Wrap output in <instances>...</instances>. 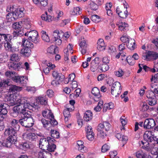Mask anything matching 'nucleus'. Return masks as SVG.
Returning a JSON list of instances; mask_svg holds the SVG:
<instances>
[{"instance_id":"1","label":"nucleus","mask_w":158,"mask_h":158,"mask_svg":"<svg viewBox=\"0 0 158 158\" xmlns=\"http://www.w3.org/2000/svg\"><path fill=\"white\" fill-rule=\"evenodd\" d=\"M56 141L50 137L41 138L39 141V147L43 150H47L49 152H53L56 148L54 143Z\"/></svg>"},{"instance_id":"2","label":"nucleus","mask_w":158,"mask_h":158,"mask_svg":"<svg viewBox=\"0 0 158 158\" xmlns=\"http://www.w3.org/2000/svg\"><path fill=\"white\" fill-rule=\"evenodd\" d=\"M19 104L14 106L12 110V112L10 113L11 115L14 117H17L19 114H22L23 116L27 113H31L30 111H27L23 106V103L21 100L18 101Z\"/></svg>"},{"instance_id":"3","label":"nucleus","mask_w":158,"mask_h":158,"mask_svg":"<svg viewBox=\"0 0 158 158\" xmlns=\"http://www.w3.org/2000/svg\"><path fill=\"white\" fill-rule=\"evenodd\" d=\"M5 75L14 82L21 84L26 83L25 78L23 77L18 75L17 73L15 72L7 71Z\"/></svg>"},{"instance_id":"4","label":"nucleus","mask_w":158,"mask_h":158,"mask_svg":"<svg viewBox=\"0 0 158 158\" xmlns=\"http://www.w3.org/2000/svg\"><path fill=\"white\" fill-rule=\"evenodd\" d=\"M31 113H27L23 116V118H20L19 120V123L23 126L26 127H32L34 124V121L32 117L31 116Z\"/></svg>"},{"instance_id":"5","label":"nucleus","mask_w":158,"mask_h":158,"mask_svg":"<svg viewBox=\"0 0 158 158\" xmlns=\"http://www.w3.org/2000/svg\"><path fill=\"white\" fill-rule=\"evenodd\" d=\"M147 98L148 99V103L151 106L155 105L156 104L157 101L155 96V94L151 90L146 93Z\"/></svg>"},{"instance_id":"6","label":"nucleus","mask_w":158,"mask_h":158,"mask_svg":"<svg viewBox=\"0 0 158 158\" xmlns=\"http://www.w3.org/2000/svg\"><path fill=\"white\" fill-rule=\"evenodd\" d=\"M154 120L152 118L146 119L144 122L143 126L145 129H149L152 128L156 125Z\"/></svg>"},{"instance_id":"7","label":"nucleus","mask_w":158,"mask_h":158,"mask_svg":"<svg viewBox=\"0 0 158 158\" xmlns=\"http://www.w3.org/2000/svg\"><path fill=\"white\" fill-rule=\"evenodd\" d=\"M28 39L35 43L37 44L38 42V33L37 31L35 30L30 31L29 32Z\"/></svg>"},{"instance_id":"8","label":"nucleus","mask_w":158,"mask_h":158,"mask_svg":"<svg viewBox=\"0 0 158 158\" xmlns=\"http://www.w3.org/2000/svg\"><path fill=\"white\" fill-rule=\"evenodd\" d=\"M116 12L118 15L121 18H126L128 14V12L127 10V7L125 8L124 7V10H122L118 6L116 10Z\"/></svg>"},{"instance_id":"9","label":"nucleus","mask_w":158,"mask_h":158,"mask_svg":"<svg viewBox=\"0 0 158 158\" xmlns=\"http://www.w3.org/2000/svg\"><path fill=\"white\" fill-rule=\"evenodd\" d=\"M152 131H146L145 132L143 135L144 139L148 142H151L153 140H154L155 136L153 135Z\"/></svg>"},{"instance_id":"10","label":"nucleus","mask_w":158,"mask_h":158,"mask_svg":"<svg viewBox=\"0 0 158 158\" xmlns=\"http://www.w3.org/2000/svg\"><path fill=\"white\" fill-rule=\"evenodd\" d=\"M98 127L99 128V129H103L105 130L106 131H107L110 130L111 128V125L108 122H104L103 123L99 124Z\"/></svg>"},{"instance_id":"11","label":"nucleus","mask_w":158,"mask_h":158,"mask_svg":"<svg viewBox=\"0 0 158 158\" xmlns=\"http://www.w3.org/2000/svg\"><path fill=\"white\" fill-rule=\"evenodd\" d=\"M65 78L64 76L61 73H59L58 76L56 78V80L52 81L51 84L53 85H56L60 84Z\"/></svg>"},{"instance_id":"12","label":"nucleus","mask_w":158,"mask_h":158,"mask_svg":"<svg viewBox=\"0 0 158 158\" xmlns=\"http://www.w3.org/2000/svg\"><path fill=\"white\" fill-rule=\"evenodd\" d=\"M6 105H7V104L4 103H0V116L3 119L5 118L3 116L6 115L7 113V110L6 108Z\"/></svg>"},{"instance_id":"13","label":"nucleus","mask_w":158,"mask_h":158,"mask_svg":"<svg viewBox=\"0 0 158 158\" xmlns=\"http://www.w3.org/2000/svg\"><path fill=\"white\" fill-rule=\"evenodd\" d=\"M92 93L95 97L94 99L96 101H98L99 98L101 97L100 94L99 90L97 87L94 88L92 89Z\"/></svg>"},{"instance_id":"14","label":"nucleus","mask_w":158,"mask_h":158,"mask_svg":"<svg viewBox=\"0 0 158 158\" xmlns=\"http://www.w3.org/2000/svg\"><path fill=\"white\" fill-rule=\"evenodd\" d=\"M9 92L12 94L16 93L21 90V87L14 85H9L8 86Z\"/></svg>"},{"instance_id":"15","label":"nucleus","mask_w":158,"mask_h":158,"mask_svg":"<svg viewBox=\"0 0 158 158\" xmlns=\"http://www.w3.org/2000/svg\"><path fill=\"white\" fill-rule=\"evenodd\" d=\"M44 63L48 67L44 68L43 70V72L46 74H47L49 73V69H53L55 67V66L54 64H52L50 62H48L47 60L45 61Z\"/></svg>"},{"instance_id":"16","label":"nucleus","mask_w":158,"mask_h":158,"mask_svg":"<svg viewBox=\"0 0 158 158\" xmlns=\"http://www.w3.org/2000/svg\"><path fill=\"white\" fill-rule=\"evenodd\" d=\"M97 48L98 50L102 51L105 48V45L102 39H99L97 42Z\"/></svg>"},{"instance_id":"17","label":"nucleus","mask_w":158,"mask_h":158,"mask_svg":"<svg viewBox=\"0 0 158 158\" xmlns=\"http://www.w3.org/2000/svg\"><path fill=\"white\" fill-rule=\"evenodd\" d=\"M17 131L13 129L12 127H10L5 130L4 135H8L9 136L14 135H16Z\"/></svg>"},{"instance_id":"18","label":"nucleus","mask_w":158,"mask_h":158,"mask_svg":"<svg viewBox=\"0 0 158 158\" xmlns=\"http://www.w3.org/2000/svg\"><path fill=\"white\" fill-rule=\"evenodd\" d=\"M8 67L10 70H16L18 69L20 65L18 63L14 61H11L8 63Z\"/></svg>"},{"instance_id":"19","label":"nucleus","mask_w":158,"mask_h":158,"mask_svg":"<svg viewBox=\"0 0 158 158\" xmlns=\"http://www.w3.org/2000/svg\"><path fill=\"white\" fill-rule=\"evenodd\" d=\"M24 12L21 9H18L13 13V15L15 16V18L17 19L18 18H21L23 16Z\"/></svg>"},{"instance_id":"20","label":"nucleus","mask_w":158,"mask_h":158,"mask_svg":"<svg viewBox=\"0 0 158 158\" xmlns=\"http://www.w3.org/2000/svg\"><path fill=\"white\" fill-rule=\"evenodd\" d=\"M47 150H43L42 152H40L39 154V156L42 158H51L52 155Z\"/></svg>"},{"instance_id":"21","label":"nucleus","mask_w":158,"mask_h":158,"mask_svg":"<svg viewBox=\"0 0 158 158\" xmlns=\"http://www.w3.org/2000/svg\"><path fill=\"white\" fill-rule=\"evenodd\" d=\"M37 138V136L35 133H31L27 134L26 136L27 140L30 142L35 141Z\"/></svg>"},{"instance_id":"22","label":"nucleus","mask_w":158,"mask_h":158,"mask_svg":"<svg viewBox=\"0 0 158 158\" xmlns=\"http://www.w3.org/2000/svg\"><path fill=\"white\" fill-rule=\"evenodd\" d=\"M43 116L47 118H52L51 116H53V114L52 113L51 110L48 109L42 112Z\"/></svg>"},{"instance_id":"23","label":"nucleus","mask_w":158,"mask_h":158,"mask_svg":"<svg viewBox=\"0 0 158 158\" xmlns=\"http://www.w3.org/2000/svg\"><path fill=\"white\" fill-rule=\"evenodd\" d=\"M12 44L11 40H10V42L9 41L6 43H4V46L6 50L9 52H13L15 50L12 47Z\"/></svg>"},{"instance_id":"24","label":"nucleus","mask_w":158,"mask_h":158,"mask_svg":"<svg viewBox=\"0 0 158 158\" xmlns=\"http://www.w3.org/2000/svg\"><path fill=\"white\" fill-rule=\"evenodd\" d=\"M31 49L27 48L24 47L21 50V53L23 56L28 57L31 54Z\"/></svg>"},{"instance_id":"25","label":"nucleus","mask_w":158,"mask_h":158,"mask_svg":"<svg viewBox=\"0 0 158 158\" xmlns=\"http://www.w3.org/2000/svg\"><path fill=\"white\" fill-rule=\"evenodd\" d=\"M85 121L88 122L92 118V113L90 110H88L85 113L83 117Z\"/></svg>"},{"instance_id":"26","label":"nucleus","mask_w":158,"mask_h":158,"mask_svg":"<svg viewBox=\"0 0 158 158\" xmlns=\"http://www.w3.org/2000/svg\"><path fill=\"white\" fill-rule=\"evenodd\" d=\"M22 42L24 47L30 49L33 48V44L32 43L29 42L27 39H24Z\"/></svg>"},{"instance_id":"27","label":"nucleus","mask_w":158,"mask_h":158,"mask_svg":"<svg viewBox=\"0 0 158 158\" xmlns=\"http://www.w3.org/2000/svg\"><path fill=\"white\" fill-rule=\"evenodd\" d=\"M19 122V120L15 119H13L11 122V126L10 127H12L13 129L18 131L20 127L18 124Z\"/></svg>"},{"instance_id":"28","label":"nucleus","mask_w":158,"mask_h":158,"mask_svg":"<svg viewBox=\"0 0 158 158\" xmlns=\"http://www.w3.org/2000/svg\"><path fill=\"white\" fill-rule=\"evenodd\" d=\"M39 121L41 122L44 127L47 129L50 126L49 121L46 120L45 118H40L39 119Z\"/></svg>"},{"instance_id":"29","label":"nucleus","mask_w":158,"mask_h":158,"mask_svg":"<svg viewBox=\"0 0 158 158\" xmlns=\"http://www.w3.org/2000/svg\"><path fill=\"white\" fill-rule=\"evenodd\" d=\"M135 41L134 39H130L127 42V45L128 48L131 50H133L135 49Z\"/></svg>"},{"instance_id":"30","label":"nucleus","mask_w":158,"mask_h":158,"mask_svg":"<svg viewBox=\"0 0 158 158\" xmlns=\"http://www.w3.org/2000/svg\"><path fill=\"white\" fill-rule=\"evenodd\" d=\"M20 57L17 53H13L10 55V60L15 62L19 61Z\"/></svg>"},{"instance_id":"31","label":"nucleus","mask_w":158,"mask_h":158,"mask_svg":"<svg viewBox=\"0 0 158 158\" xmlns=\"http://www.w3.org/2000/svg\"><path fill=\"white\" fill-rule=\"evenodd\" d=\"M128 25L125 22H121L118 27L120 30L122 31H126L128 30Z\"/></svg>"},{"instance_id":"32","label":"nucleus","mask_w":158,"mask_h":158,"mask_svg":"<svg viewBox=\"0 0 158 158\" xmlns=\"http://www.w3.org/2000/svg\"><path fill=\"white\" fill-rule=\"evenodd\" d=\"M97 130L98 131V135L99 137L103 139L106 136L107 134L106 132H104L103 130L99 129V128L97 127Z\"/></svg>"},{"instance_id":"33","label":"nucleus","mask_w":158,"mask_h":158,"mask_svg":"<svg viewBox=\"0 0 158 158\" xmlns=\"http://www.w3.org/2000/svg\"><path fill=\"white\" fill-rule=\"evenodd\" d=\"M121 84L118 82H116L114 83L111 88L113 90H121Z\"/></svg>"},{"instance_id":"34","label":"nucleus","mask_w":158,"mask_h":158,"mask_svg":"<svg viewBox=\"0 0 158 158\" xmlns=\"http://www.w3.org/2000/svg\"><path fill=\"white\" fill-rule=\"evenodd\" d=\"M84 143L81 140L78 141L77 142V147H78V150L81 152H84V146L83 145Z\"/></svg>"},{"instance_id":"35","label":"nucleus","mask_w":158,"mask_h":158,"mask_svg":"<svg viewBox=\"0 0 158 158\" xmlns=\"http://www.w3.org/2000/svg\"><path fill=\"white\" fill-rule=\"evenodd\" d=\"M34 104L33 103L30 104L29 102H28L27 101L26 102L23 103V106L25 109L28 108L29 110H32L34 108Z\"/></svg>"},{"instance_id":"36","label":"nucleus","mask_w":158,"mask_h":158,"mask_svg":"<svg viewBox=\"0 0 158 158\" xmlns=\"http://www.w3.org/2000/svg\"><path fill=\"white\" fill-rule=\"evenodd\" d=\"M41 33L42 34V38L43 40L46 42H49L50 41L48 35L46 34V31H42Z\"/></svg>"},{"instance_id":"37","label":"nucleus","mask_w":158,"mask_h":158,"mask_svg":"<svg viewBox=\"0 0 158 158\" xmlns=\"http://www.w3.org/2000/svg\"><path fill=\"white\" fill-rule=\"evenodd\" d=\"M3 40L4 42L6 43L8 41H10L12 39V36L10 34H4L3 35Z\"/></svg>"},{"instance_id":"38","label":"nucleus","mask_w":158,"mask_h":158,"mask_svg":"<svg viewBox=\"0 0 158 158\" xmlns=\"http://www.w3.org/2000/svg\"><path fill=\"white\" fill-rule=\"evenodd\" d=\"M13 37H16L17 36H21L24 34L23 31L21 29L16 30L13 31Z\"/></svg>"},{"instance_id":"39","label":"nucleus","mask_w":158,"mask_h":158,"mask_svg":"<svg viewBox=\"0 0 158 158\" xmlns=\"http://www.w3.org/2000/svg\"><path fill=\"white\" fill-rule=\"evenodd\" d=\"M151 89L155 94H158V85L152 83L151 85Z\"/></svg>"},{"instance_id":"40","label":"nucleus","mask_w":158,"mask_h":158,"mask_svg":"<svg viewBox=\"0 0 158 158\" xmlns=\"http://www.w3.org/2000/svg\"><path fill=\"white\" fill-rule=\"evenodd\" d=\"M38 103L42 105H45L47 104V100L44 97H39L37 99Z\"/></svg>"},{"instance_id":"41","label":"nucleus","mask_w":158,"mask_h":158,"mask_svg":"<svg viewBox=\"0 0 158 158\" xmlns=\"http://www.w3.org/2000/svg\"><path fill=\"white\" fill-rule=\"evenodd\" d=\"M147 155L142 150H139L136 153V156L137 158H145Z\"/></svg>"},{"instance_id":"42","label":"nucleus","mask_w":158,"mask_h":158,"mask_svg":"<svg viewBox=\"0 0 158 158\" xmlns=\"http://www.w3.org/2000/svg\"><path fill=\"white\" fill-rule=\"evenodd\" d=\"M148 55L149 57H151L154 60H156L158 58V53L153 51H149L148 52Z\"/></svg>"},{"instance_id":"43","label":"nucleus","mask_w":158,"mask_h":158,"mask_svg":"<svg viewBox=\"0 0 158 158\" xmlns=\"http://www.w3.org/2000/svg\"><path fill=\"white\" fill-rule=\"evenodd\" d=\"M98 69L102 72H106L109 69V65L107 64H103L98 66Z\"/></svg>"},{"instance_id":"44","label":"nucleus","mask_w":158,"mask_h":158,"mask_svg":"<svg viewBox=\"0 0 158 158\" xmlns=\"http://www.w3.org/2000/svg\"><path fill=\"white\" fill-rule=\"evenodd\" d=\"M3 143L4 146L8 148H10L12 145L15 144L14 143H12L10 140L8 139V138L6 139V140H5Z\"/></svg>"},{"instance_id":"45","label":"nucleus","mask_w":158,"mask_h":158,"mask_svg":"<svg viewBox=\"0 0 158 158\" xmlns=\"http://www.w3.org/2000/svg\"><path fill=\"white\" fill-rule=\"evenodd\" d=\"M91 20L96 23H98L100 21V18L99 16L94 15L91 16Z\"/></svg>"},{"instance_id":"46","label":"nucleus","mask_w":158,"mask_h":158,"mask_svg":"<svg viewBox=\"0 0 158 158\" xmlns=\"http://www.w3.org/2000/svg\"><path fill=\"white\" fill-rule=\"evenodd\" d=\"M142 110L143 111H147L148 109L150 110V111H151L154 109L153 107H151L148 106V105L146 103H143L142 105Z\"/></svg>"},{"instance_id":"47","label":"nucleus","mask_w":158,"mask_h":158,"mask_svg":"<svg viewBox=\"0 0 158 158\" xmlns=\"http://www.w3.org/2000/svg\"><path fill=\"white\" fill-rule=\"evenodd\" d=\"M51 137L54 139V138L57 139L59 137V133L57 131L55 130H51Z\"/></svg>"},{"instance_id":"48","label":"nucleus","mask_w":158,"mask_h":158,"mask_svg":"<svg viewBox=\"0 0 158 158\" xmlns=\"http://www.w3.org/2000/svg\"><path fill=\"white\" fill-rule=\"evenodd\" d=\"M22 22H19V23H14L12 25V27L16 30L19 29L20 28H22Z\"/></svg>"},{"instance_id":"49","label":"nucleus","mask_w":158,"mask_h":158,"mask_svg":"<svg viewBox=\"0 0 158 158\" xmlns=\"http://www.w3.org/2000/svg\"><path fill=\"white\" fill-rule=\"evenodd\" d=\"M16 136V134L14 135L10 136L7 138H8V139H9V140L11 141L12 143L15 144L16 142L17 141V137Z\"/></svg>"},{"instance_id":"50","label":"nucleus","mask_w":158,"mask_h":158,"mask_svg":"<svg viewBox=\"0 0 158 158\" xmlns=\"http://www.w3.org/2000/svg\"><path fill=\"white\" fill-rule=\"evenodd\" d=\"M114 74L116 76L120 77L123 75L124 72L122 69H119L118 70L114 72Z\"/></svg>"},{"instance_id":"51","label":"nucleus","mask_w":158,"mask_h":158,"mask_svg":"<svg viewBox=\"0 0 158 158\" xmlns=\"http://www.w3.org/2000/svg\"><path fill=\"white\" fill-rule=\"evenodd\" d=\"M126 60L127 63L130 65H133L135 63V60L133 59L132 58L131 56H128Z\"/></svg>"},{"instance_id":"52","label":"nucleus","mask_w":158,"mask_h":158,"mask_svg":"<svg viewBox=\"0 0 158 158\" xmlns=\"http://www.w3.org/2000/svg\"><path fill=\"white\" fill-rule=\"evenodd\" d=\"M81 13L80 8L79 7L74 8L73 12H72V14L73 15H80Z\"/></svg>"},{"instance_id":"53","label":"nucleus","mask_w":158,"mask_h":158,"mask_svg":"<svg viewBox=\"0 0 158 158\" xmlns=\"http://www.w3.org/2000/svg\"><path fill=\"white\" fill-rule=\"evenodd\" d=\"M94 134L93 132H89L87 133L86 137L89 140H92L94 139Z\"/></svg>"},{"instance_id":"54","label":"nucleus","mask_w":158,"mask_h":158,"mask_svg":"<svg viewBox=\"0 0 158 158\" xmlns=\"http://www.w3.org/2000/svg\"><path fill=\"white\" fill-rule=\"evenodd\" d=\"M98 65L96 64H95L91 63L90 64L91 70L93 72H94L96 71L97 69L98 68Z\"/></svg>"},{"instance_id":"55","label":"nucleus","mask_w":158,"mask_h":158,"mask_svg":"<svg viewBox=\"0 0 158 158\" xmlns=\"http://www.w3.org/2000/svg\"><path fill=\"white\" fill-rule=\"evenodd\" d=\"M54 33L57 34V37L59 38H62L64 35L63 32L61 31L59 32L58 30H56L54 31Z\"/></svg>"},{"instance_id":"56","label":"nucleus","mask_w":158,"mask_h":158,"mask_svg":"<svg viewBox=\"0 0 158 158\" xmlns=\"http://www.w3.org/2000/svg\"><path fill=\"white\" fill-rule=\"evenodd\" d=\"M29 144L27 142H24L22 144H20L19 147L21 149L25 150L29 148Z\"/></svg>"},{"instance_id":"57","label":"nucleus","mask_w":158,"mask_h":158,"mask_svg":"<svg viewBox=\"0 0 158 158\" xmlns=\"http://www.w3.org/2000/svg\"><path fill=\"white\" fill-rule=\"evenodd\" d=\"M52 118H49L50 121H49L50 124L52 125H56L58 124L57 121L54 119V116L53 115V116H51Z\"/></svg>"},{"instance_id":"58","label":"nucleus","mask_w":158,"mask_h":158,"mask_svg":"<svg viewBox=\"0 0 158 158\" xmlns=\"http://www.w3.org/2000/svg\"><path fill=\"white\" fill-rule=\"evenodd\" d=\"M90 7L92 10H96L98 8L97 5L94 2H90Z\"/></svg>"},{"instance_id":"59","label":"nucleus","mask_w":158,"mask_h":158,"mask_svg":"<svg viewBox=\"0 0 158 158\" xmlns=\"http://www.w3.org/2000/svg\"><path fill=\"white\" fill-rule=\"evenodd\" d=\"M104 106L107 108L108 110L112 109L114 107V104L112 102H110L108 103H105L104 104Z\"/></svg>"},{"instance_id":"60","label":"nucleus","mask_w":158,"mask_h":158,"mask_svg":"<svg viewBox=\"0 0 158 158\" xmlns=\"http://www.w3.org/2000/svg\"><path fill=\"white\" fill-rule=\"evenodd\" d=\"M110 146L106 144L104 145L102 147V152L104 153L108 151L110 149Z\"/></svg>"},{"instance_id":"61","label":"nucleus","mask_w":158,"mask_h":158,"mask_svg":"<svg viewBox=\"0 0 158 158\" xmlns=\"http://www.w3.org/2000/svg\"><path fill=\"white\" fill-rule=\"evenodd\" d=\"M142 143L143 144V146H142L143 148L146 151H149L151 150V148H150L149 146V144L148 143L146 145H145V144H146V143H144L143 141H141Z\"/></svg>"},{"instance_id":"62","label":"nucleus","mask_w":158,"mask_h":158,"mask_svg":"<svg viewBox=\"0 0 158 158\" xmlns=\"http://www.w3.org/2000/svg\"><path fill=\"white\" fill-rule=\"evenodd\" d=\"M79 45L81 48H87V44L84 39L81 41Z\"/></svg>"},{"instance_id":"63","label":"nucleus","mask_w":158,"mask_h":158,"mask_svg":"<svg viewBox=\"0 0 158 158\" xmlns=\"http://www.w3.org/2000/svg\"><path fill=\"white\" fill-rule=\"evenodd\" d=\"M54 92L52 89H49L46 92V95L49 97H52L53 95Z\"/></svg>"},{"instance_id":"64","label":"nucleus","mask_w":158,"mask_h":158,"mask_svg":"<svg viewBox=\"0 0 158 158\" xmlns=\"http://www.w3.org/2000/svg\"><path fill=\"white\" fill-rule=\"evenodd\" d=\"M121 41L123 43H126L130 40L127 35H123L120 38Z\"/></svg>"}]
</instances>
